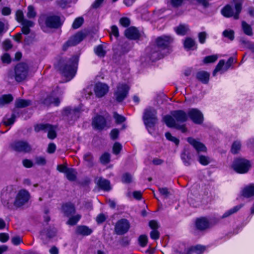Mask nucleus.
Segmentation results:
<instances>
[{
    "label": "nucleus",
    "instance_id": "31",
    "mask_svg": "<svg viewBox=\"0 0 254 254\" xmlns=\"http://www.w3.org/2000/svg\"><path fill=\"white\" fill-rule=\"evenodd\" d=\"M31 104V101L29 100H24L21 99H17L15 102V105L16 108H22L29 106Z\"/></svg>",
    "mask_w": 254,
    "mask_h": 254
},
{
    "label": "nucleus",
    "instance_id": "17",
    "mask_svg": "<svg viewBox=\"0 0 254 254\" xmlns=\"http://www.w3.org/2000/svg\"><path fill=\"white\" fill-rule=\"evenodd\" d=\"M80 110L79 109H71L69 107L65 108L64 110V114L66 116L71 120H75L79 118Z\"/></svg>",
    "mask_w": 254,
    "mask_h": 254
},
{
    "label": "nucleus",
    "instance_id": "63",
    "mask_svg": "<svg viewBox=\"0 0 254 254\" xmlns=\"http://www.w3.org/2000/svg\"><path fill=\"white\" fill-rule=\"evenodd\" d=\"M159 191L161 194L165 196L166 197H167L170 194V192L169 191L168 189L166 188H159Z\"/></svg>",
    "mask_w": 254,
    "mask_h": 254
},
{
    "label": "nucleus",
    "instance_id": "55",
    "mask_svg": "<svg viewBox=\"0 0 254 254\" xmlns=\"http://www.w3.org/2000/svg\"><path fill=\"white\" fill-rule=\"evenodd\" d=\"M132 181V176L128 173H126L122 177V182L125 183H130Z\"/></svg>",
    "mask_w": 254,
    "mask_h": 254
},
{
    "label": "nucleus",
    "instance_id": "44",
    "mask_svg": "<svg viewBox=\"0 0 254 254\" xmlns=\"http://www.w3.org/2000/svg\"><path fill=\"white\" fill-rule=\"evenodd\" d=\"M198 161L203 165H207L210 162V160L207 156L199 155L198 157Z\"/></svg>",
    "mask_w": 254,
    "mask_h": 254
},
{
    "label": "nucleus",
    "instance_id": "32",
    "mask_svg": "<svg viewBox=\"0 0 254 254\" xmlns=\"http://www.w3.org/2000/svg\"><path fill=\"white\" fill-rule=\"evenodd\" d=\"M13 100V97L11 95H4L0 97V107H2L5 104H7Z\"/></svg>",
    "mask_w": 254,
    "mask_h": 254
},
{
    "label": "nucleus",
    "instance_id": "64",
    "mask_svg": "<svg viewBox=\"0 0 254 254\" xmlns=\"http://www.w3.org/2000/svg\"><path fill=\"white\" fill-rule=\"evenodd\" d=\"M1 60L3 63L9 64L11 62L10 56L8 54H4L1 57Z\"/></svg>",
    "mask_w": 254,
    "mask_h": 254
},
{
    "label": "nucleus",
    "instance_id": "14",
    "mask_svg": "<svg viewBox=\"0 0 254 254\" xmlns=\"http://www.w3.org/2000/svg\"><path fill=\"white\" fill-rule=\"evenodd\" d=\"M126 37L131 40L139 39L141 36V34L134 27H130L125 31Z\"/></svg>",
    "mask_w": 254,
    "mask_h": 254
},
{
    "label": "nucleus",
    "instance_id": "35",
    "mask_svg": "<svg viewBox=\"0 0 254 254\" xmlns=\"http://www.w3.org/2000/svg\"><path fill=\"white\" fill-rule=\"evenodd\" d=\"M242 27L245 34L248 36L253 35V30L251 26L248 24L245 21H242Z\"/></svg>",
    "mask_w": 254,
    "mask_h": 254
},
{
    "label": "nucleus",
    "instance_id": "42",
    "mask_svg": "<svg viewBox=\"0 0 254 254\" xmlns=\"http://www.w3.org/2000/svg\"><path fill=\"white\" fill-rule=\"evenodd\" d=\"M241 147V144L239 141H236L234 142L232 145L231 152L233 154L237 153L238 151L240 150Z\"/></svg>",
    "mask_w": 254,
    "mask_h": 254
},
{
    "label": "nucleus",
    "instance_id": "10",
    "mask_svg": "<svg viewBox=\"0 0 254 254\" xmlns=\"http://www.w3.org/2000/svg\"><path fill=\"white\" fill-rule=\"evenodd\" d=\"M129 226V223L127 219H121L115 225V232L118 235H123L128 231Z\"/></svg>",
    "mask_w": 254,
    "mask_h": 254
},
{
    "label": "nucleus",
    "instance_id": "62",
    "mask_svg": "<svg viewBox=\"0 0 254 254\" xmlns=\"http://www.w3.org/2000/svg\"><path fill=\"white\" fill-rule=\"evenodd\" d=\"M160 236L159 232L157 231V230H152L150 232V237L151 239L153 240H157L159 239Z\"/></svg>",
    "mask_w": 254,
    "mask_h": 254
},
{
    "label": "nucleus",
    "instance_id": "12",
    "mask_svg": "<svg viewBox=\"0 0 254 254\" xmlns=\"http://www.w3.org/2000/svg\"><path fill=\"white\" fill-rule=\"evenodd\" d=\"M188 116L192 121L196 124H201L203 121L202 113L198 109L192 108L188 111Z\"/></svg>",
    "mask_w": 254,
    "mask_h": 254
},
{
    "label": "nucleus",
    "instance_id": "61",
    "mask_svg": "<svg viewBox=\"0 0 254 254\" xmlns=\"http://www.w3.org/2000/svg\"><path fill=\"white\" fill-rule=\"evenodd\" d=\"M205 247L202 246H196L192 248V251L195 252L197 254H200L205 251Z\"/></svg>",
    "mask_w": 254,
    "mask_h": 254
},
{
    "label": "nucleus",
    "instance_id": "28",
    "mask_svg": "<svg viewBox=\"0 0 254 254\" xmlns=\"http://www.w3.org/2000/svg\"><path fill=\"white\" fill-rule=\"evenodd\" d=\"M77 174L75 169L71 168H69L65 174L66 178L70 181H75Z\"/></svg>",
    "mask_w": 254,
    "mask_h": 254
},
{
    "label": "nucleus",
    "instance_id": "37",
    "mask_svg": "<svg viewBox=\"0 0 254 254\" xmlns=\"http://www.w3.org/2000/svg\"><path fill=\"white\" fill-rule=\"evenodd\" d=\"M225 61L224 60H220L218 64H217L215 69H214L213 75H215L216 73L220 71H222V73H223L225 71H224L225 69L226 68L225 65Z\"/></svg>",
    "mask_w": 254,
    "mask_h": 254
},
{
    "label": "nucleus",
    "instance_id": "36",
    "mask_svg": "<svg viewBox=\"0 0 254 254\" xmlns=\"http://www.w3.org/2000/svg\"><path fill=\"white\" fill-rule=\"evenodd\" d=\"M243 206L242 204L236 206L234 207L233 208L230 209V210L227 211L225 212V213L222 216V218H226L227 217L237 212L238 211H239Z\"/></svg>",
    "mask_w": 254,
    "mask_h": 254
},
{
    "label": "nucleus",
    "instance_id": "60",
    "mask_svg": "<svg viewBox=\"0 0 254 254\" xmlns=\"http://www.w3.org/2000/svg\"><path fill=\"white\" fill-rule=\"evenodd\" d=\"M94 53L98 57H103L106 52L103 49H94Z\"/></svg>",
    "mask_w": 254,
    "mask_h": 254
},
{
    "label": "nucleus",
    "instance_id": "26",
    "mask_svg": "<svg viewBox=\"0 0 254 254\" xmlns=\"http://www.w3.org/2000/svg\"><path fill=\"white\" fill-rule=\"evenodd\" d=\"M195 226L197 229L203 230L208 227L209 223L206 218H201L196 220Z\"/></svg>",
    "mask_w": 254,
    "mask_h": 254
},
{
    "label": "nucleus",
    "instance_id": "43",
    "mask_svg": "<svg viewBox=\"0 0 254 254\" xmlns=\"http://www.w3.org/2000/svg\"><path fill=\"white\" fill-rule=\"evenodd\" d=\"M83 21L82 17H79L76 18L72 24V28L75 29L78 28L83 24Z\"/></svg>",
    "mask_w": 254,
    "mask_h": 254
},
{
    "label": "nucleus",
    "instance_id": "1",
    "mask_svg": "<svg viewBox=\"0 0 254 254\" xmlns=\"http://www.w3.org/2000/svg\"><path fill=\"white\" fill-rule=\"evenodd\" d=\"M15 195V190L13 186L7 187L1 194V201L3 205L9 209H13L14 207L18 208L24 205L28 202L30 198L29 192L24 189L20 190L16 194L14 200H13Z\"/></svg>",
    "mask_w": 254,
    "mask_h": 254
},
{
    "label": "nucleus",
    "instance_id": "34",
    "mask_svg": "<svg viewBox=\"0 0 254 254\" xmlns=\"http://www.w3.org/2000/svg\"><path fill=\"white\" fill-rule=\"evenodd\" d=\"M44 103L47 106H49L51 104H53L56 106H58L60 103V100L58 98H55L53 96H48L45 99Z\"/></svg>",
    "mask_w": 254,
    "mask_h": 254
},
{
    "label": "nucleus",
    "instance_id": "23",
    "mask_svg": "<svg viewBox=\"0 0 254 254\" xmlns=\"http://www.w3.org/2000/svg\"><path fill=\"white\" fill-rule=\"evenodd\" d=\"M62 211L65 215L69 216L75 213V208L73 204L67 203L63 205Z\"/></svg>",
    "mask_w": 254,
    "mask_h": 254
},
{
    "label": "nucleus",
    "instance_id": "57",
    "mask_svg": "<svg viewBox=\"0 0 254 254\" xmlns=\"http://www.w3.org/2000/svg\"><path fill=\"white\" fill-rule=\"evenodd\" d=\"M181 157L185 165L189 166L190 165V157L188 155L183 153L182 154Z\"/></svg>",
    "mask_w": 254,
    "mask_h": 254
},
{
    "label": "nucleus",
    "instance_id": "48",
    "mask_svg": "<svg viewBox=\"0 0 254 254\" xmlns=\"http://www.w3.org/2000/svg\"><path fill=\"white\" fill-rule=\"evenodd\" d=\"M77 0H59L58 1V5L62 8H65L68 4L72 1H76Z\"/></svg>",
    "mask_w": 254,
    "mask_h": 254
},
{
    "label": "nucleus",
    "instance_id": "4",
    "mask_svg": "<svg viewBox=\"0 0 254 254\" xmlns=\"http://www.w3.org/2000/svg\"><path fill=\"white\" fill-rule=\"evenodd\" d=\"M14 78L18 82L24 81L28 76L29 66L27 64L21 63L17 64L14 68Z\"/></svg>",
    "mask_w": 254,
    "mask_h": 254
},
{
    "label": "nucleus",
    "instance_id": "56",
    "mask_svg": "<svg viewBox=\"0 0 254 254\" xmlns=\"http://www.w3.org/2000/svg\"><path fill=\"white\" fill-rule=\"evenodd\" d=\"M16 20L19 22L22 23L23 21L25 19H24V16L23 12L21 10H18L16 13Z\"/></svg>",
    "mask_w": 254,
    "mask_h": 254
},
{
    "label": "nucleus",
    "instance_id": "54",
    "mask_svg": "<svg viewBox=\"0 0 254 254\" xmlns=\"http://www.w3.org/2000/svg\"><path fill=\"white\" fill-rule=\"evenodd\" d=\"M122 145L119 142H116L113 145V151L115 154H118L122 149Z\"/></svg>",
    "mask_w": 254,
    "mask_h": 254
},
{
    "label": "nucleus",
    "instance_id": "16",
    "mask_svg": "<svg viewBox=\"0 0 254 254\" xmlns=\"http://www.w3.org/2000/svg\"><path fill=\"white\" fill-rule=\"evenodd\" d=\"M188 141L195 148L198 153L201 152H206V147L200 141H198L192 137H188Z\"/></svg>",
    "mask_w": 254,
    "mask_h": 254
},
{
    "label": "nucleus",
    "instance_id": "25",
    "mask_svg": "<svg viewBox=\"0 0 254 254\" xmlns=\"http://www.w3.org/2000/svg\"><path fill=\"white\" fill-rule=\"evenodd\" d=\"M242 195L249 198L254 195V185L251 184L245 187L242 191Z\"/></svg>",
    "mask_w": 254,
    "mask_h": 254
},
{
    "label": "nucleus",
    "instance_id": "58",
    "mask_svg": "<svg viewBox=\"0 0 254 254\" xmlns=\"http://www.w3.org/2000/svg\"><path fill=\"white\" fill-rule=\"evenodd\" d=\"M107 218V215L103 213H101L97 216L96 221L98 223H102L106 220Z\"/></svg>",
    "mask_w": 254,
    "mask_h": 254
},
{
    "label": "nucleus",
    "instance_id": "53",
    "mask_svg": "<svg viewBox=\"0 0 254 254\" xmlns=\"http://www.w3.org/2000/svg\"><path fill=\"white\" fill-rule=\"evenodd\" d=\"M35 163L38 165L43 166L46 164V160L44 157L38 156L35 158Z\"/></svg>",
    "mask_w": 254,
    "mask_h": 254
},
{
    "label": "nucleus",
    "instance_id": "33",
    "mask_svg": "<svg viewBox=\"0 0 254 254\" xmlns=\"http://www.w3.org/2000/svg\"><path fill=\"white\" fill-rule=\"evenodd\" d=\"M175 31L178 34L184 35L189 31V28L188 25L181 24L175 28Z\"/></svg>",
    "mask_w": 254,
    "mask_h": 254
},
{
    "label": "nucleus",
    "instance_id": "59",
    "mask_svg": "<svg viewBox=\"0 0 254 254\" xmlns=\"http://www.w3.org/2000/svg\"><path fill=\"white\" fill-rule=\"evenodd\" d=\"M120 23L124 27H127L130 24V20L127 17H122L120 20Z\"/></svg>",
    "mask_w": 254,
    "mask_h": 254
},
{
    "label": "nucleus",
    "instance_id": "46",
    "mask_svg": "<svg viewBox=\"0 0 254 254\" xmlns=\"http://www.w3.org/2000/svg\"><path fill=\"white\" fill-rule=\"evenodd\" d=\"M148 239L146 235H142L138 238V242L140 246L144 247L147 244Z\"/></svg>",
    "mask_w": 254,
    "mask_h": 254
},
{
    "label": "nucleus",
    "instance_id": "3",
    "mask_svg": "<svg viewBox=\"0 0 254 254\" xmlns=\"http://www.w3.org/2000/svg\"><path fill=\"white\" fill-rule=\"evenodd\" d=\"M187 120V114L182 110L174 111L172 113V116H166L164 118L167 126L181 130L182 132H186L187 130L185 125L183 124Z\"/></svg>",
    "mask_w": 254,
    "mask_h": 254
},
{
    "label": "nucleus",
    "instance_id": "50",
    "mask_svg": "<svg viewBox=\"0 0 254 254\" xmlns=\"http://www.w3.org/2000/svg\"><path fill=\"white\" fill-rule=\"evenodd\" d=\"M218 59L217 55H211L206 57L204 59V63H211L215 62Z\"/></svg>",
    "mask_w": 254,
    "mask_h": 254
},
{
    "label": "nucleus",
    "instance_id": "51",
    "mask_svg": "<svg viewBox=\"0 0 254 254\" xmlns=\"http://www.w3.org/2000/svg\"><path fill=\"white\" fill-rule=\"evenodd\" d=\"M165 136L168 140L174 142L176 145L179 144V140L176 137L173 136L170 132H166L165 133Z\"/></svg>",
    "mask_w": 254,
    "mask_h": 254
},
{
    "label": "nucleus",
    "instance_id": "7",
    "mask_svg": "<svg viewBox=\"0 0 254 254\" xmlns=\"http://www.w3.org/2000/svg\"><path fill=\"white\" fill-rule=\"evenodd\" d=\"M251 167L250 162L244 158H237L234 161L233 168L238 173H247Z\"/></svg>",
    "mask_w": 254,
    "mask_h": 254
},
{
    "label": "nucleus",
    "instance_id": "19",
    "mask_svg": "<svg viewBox=\"0 0 254 254\" xmlns=\"http://www.w3.org/2000/svg\"><path fill=\"white\" fill-rule=\"evenodd\" d=\"M85 37V35L82 32H78L71 37L66 42L67 47H74L80 43Z\"/></svg>",
    "mask_w": 254,
    "mask_h": 254
},
{
    "label": "nucleus",
    "instance_id": "2",
    "mask_svg": "<svg viewBox=\"0 0 254 254\" xmlns=\"http://www.w3.org/2000/svg\"><path fill=\"white\" fill-rule=\"evenodd\" d=\"M79 56L72 57L70 59L62 58L56 64L57 68L60 72L69 80L75 75L78 66Z\"/></svg>",
    "mask_w": 254,
    "mask_h": 254
},
{
    "label": "nucleus",
    "instance_id": "49",
    "mask_svg": "<svg viewBox=\"0 0 254 254\" xmlns=\"http://www.w3.org/2000/svg\"><path fill=\"white\" fill-rule=\"evenodd\" d=\"M36 15V13L34 7L31 5H29L28 7V11L27 13V17L29 18H32L35 17Z\"/></svg>",
    "mask_w": 254,
    "mask_h": 254
},
{
    "label": "nucleus",
    "instance_id": "11",
    "mask_svg": "<svg viewBox=\"0 0 254 254\" xmlns=\"http://www.w3.org/2000/svg\"><path fill=\"white\" fill-rule=\"evenodd\" d=\"M12 149L16 151L27 153L31 151V148L30 145L25 141H18L11 144Z\"/></svg>",
    "mask_w": 254,
    "mask_h": 254
},
{
    "label": "nucleus",
    "instance_id": "5",
    "mask_svg": "<svg viewBox=\"0 0 254 254\" xmlns=\"http://www.w3.org/2000/svg\"><path fill=\"white\" fill-rule=\"evenodd\" d=\"M235 2V10L229 5H226L222 10V14L227 17L233 16L235 19L239 18V14L242 9V3L244 0H234Z\"/></svg>",
    "mask_w": 254,
    "mask_h": 254
},
{
    "label": "nucleus",
    "instance_id": "20",
    "mask_svg": "<svg viewBox=\"0 0 254 254\" xmlns=\"http://www.w3.org/2000/svg\"><path fill=\"white\" fill-rule=\"evenodd\" d=\"M46 24L47 26L51 28H58L61 25L59 17L56 16L48 17Z\"/></svg>",
    "mask_w": 254,
    "mask_h": 254
},
{
    "label": "nucleus",
    "instance_id": "45",
    "mask_svg": "<svg viewBox=\"0 0 254 254\" xmlns=\"http://www.w3.org/2000/svg\"><path fill=\"white\" fill-rule=\"evenodd\" d=\"M185 0H168V2L173 7H177L180 6Z\"/></svg>",
    "mask_w": 254,
    "mask_h": 254
},
{
    "label": "nucleus",
    "instance_id": "29",
    "mask_svg": "<svg viewBox=\"0 0 254 254\" xmlns=\"http://www.w3.org/2000/svg\"><path fill=\"white\" fill-rule=\"evenodd\" d=\"M22 24L23 25L22 32L25 34H27L30 32L29 27H32L34 25V23L32 21L25 20Z\"/></svg>",
    "mask_w": 254,
    "mask_h": 254
},
{
    "label": "nucleus",
    "instance_id": "30",
    "mask_svg": "<svg viewBox=\"0 0 254 254\" xmlns=\"http://www.w3.org/2000/svg\"><path fill=\"white\" fill-rule=\"evenodd\" d=\"M83 159L85 165L88 167H92L93 166V157L90 153L88 152L85 153L83 156Z\"/></svg>",
    "mask_w": 254,
    "mask_h": 254
},
{
    "label": "nucleus",
    "instance_id": "18",
    "mask_svg": "<svg viewBox=\"0 0 254 254\" xmlns=\"http://www.w3.org/2000/svg\"><path fill=\"white\" fill-rule=\"evenodd\" d=\"M106 125V120L101 116H97L93 119L92 126L96 129L102 130L104 128Z\"/></svg>",
    "mask_w": 254,
    "mask_h": 254
},
{
    "label": "nucleus",
    "instance_id": "24",
    "mask_svg": "<svg viewBox=\"0 0 254 254\" xmlns=\"http://www.w3.org/2000/svg\"><path fill=\"white\" fill-rule=\"evenodd\" d=\"M76 233L78 235L88 236L92 233V230L86 226L81 225L77 227Z\"/></svg>",
    "mask_w": 254,
    "mask_h": 254
},
{
    "label": "nucleus",
    "instance_id": "22",
    "mask_svg": "<svg viewBox=\"0 0 254 254\" xmlns=\"http://www.w3.org/2000/svg\"><path fill=\"white\" fill-rule=\"evenodd\" d=\"M97 184L101 189L105 191H109L111 189L110 181L103 178L97 180Z\"/></svg>",
    "mask_w": 254,
    "mask_h": 254
},
{
    "label": "nucleus",
    "instance_id": "39",
    "mask_svg": "<svg viewBox=\"0 0 254 254\" xmlns=\"http://www.w3.org/2000/svg\"><path fill=\"white\" fill-rule=\"evenodd\" d=\"M222 35L224 37L232 41L234 39V31L231 29H226L223 32Z\"/></svg>",
    "mask_w": 254,
    "mask_h": 254
},
{
    "label": "nucleus",
    "instance_id": "8",
    "mask_svg": "<svg viewBox=\"0 0 254 254\" xmlns=\"http://www.w3.org/2000/svg\"><path fill=\"white\" fill-rule=\"evenodd\" d=\"M129 89V87L126 84L119 83L114 92L116 100L119 102L124 100L128 94Z\"/></svg>",
    "mask_w": 254,
    "mask_h": 254
},
{
    "label": "nucleus",
    "instance_id": "40",
    "mask_svg": "<svg viewBox=\"0 0 254 254\" xmlns=\"http://www.w3.org/2000/svg\"><path fill=\"white\" fill-rule=\"evenodd\" d=\"M184 45L185 48H191L195 46V43L193 39L187 37L184 41Z\"/></svg>",
    "mask_w": 254,
    "mask_h": 254
},
{
    "label": "nucleus",
    "instance_id": "47",
    "mask_svg": "<svg viewBox=\"0 0 254 254\" xmlns=\"http://www.w3.org/2000/svg\"><path fill=\"white\" fill-rule=\"evenodd\" d=\"M110 154L108 153H105L100 157V160L101 163L106 164L110 162Z\"/></svg>",
    "mask_w": 254,
    "mask_h": 254
},
{
    "label": "nucleus",
    "instance_id": "21",
    "mask_svg": "<svg viewBox=\"0 0 254 254\" xmlns=\"http://www.w3.org/2000/svg\"><path fill=\"white\" fill-rule=\"evenodd\" d=\"M56 232V229L54 227H50L41 232L42 239L46 241L48 239L53 238L55 236Z\"/></svg>",
    "mask_w": 254,
    "mask_h": 254
},
{
    "label": "nucleus",
    "instance_id": "38",
    "mask_svg": "<svg viewBox=\"0 0 254 254\" xmlns=\"http://www.w3.org/2000/svg\"><path fill=\"white\" fill-rule=\"evenodd\" d=\"M15 118L16 116L14 114H12L10 118H8L7 116H6L3 120L4 125L5 126L12 125L14 123Z\"/></svg>",
    "mask_w": 254,
    "mask_h": 254
},
{
    "label": "nucleus",
    "instance_id": "9",
    "mask_svg": "<svg viewBox=\"0 0 254 254\" xmlns=\"http://www.w3.org/2000/svg\"><path fill=\"white\" fill-rule=\"evenodd\" d=\"M56 128V127L50 124H40L35 126V130L37 132L43 130L45 132H48V137L53 139L57 136Z\"/></svg>",
    "mask_w": 254,
    "mask_h": 254
},
{
    "label": "nucleus",
    "instance_id": "41",
    "mask_svg": "<svg viewBox=\"0 0 254 254\" xmlns=\"http://www.w3.org/2000/svg\"><path fill=\"white\" fill-rule=\"evenodd\" d=\"M81 218V215L77 214L69 218L67 223L70 225H74Z\"/></svg>",
    "mask_w": 254,
    "mask_h": 254
},
{
    "label": "nucleus",
    "instance_id": "13",
    "mask_svg": "<svg viewBox=\"0 0 254 254\" xmlns=\"http://www.w3.org/2000/svg\"><path fill=\"white\" fill-rule=\"evenodd\" d=\"M109 89V87L106 84L99 82L95 84L94 91L96 96L98 98H101L108 92Z\"/></svg>",
    "mask_w": 254,
    "mask_h": 254
},
{
    "label": "nucleus",
    "instance_id": "15",
    "mask_svg": "<svg viewBox=\"0 0 254 254\" xmlns=\"http://www.w3.org/2000/svg\"><path fill=\"white\" fill-rule=\"evenodd\" d=\"M173 38L169 36L158 37L155 41L156 45L159 47H168L173 42Z\"/></svg>",
    "mask_w": 254,
    "mask_h": 254
},
{
    "label": "nucleus",
    "instance_id": "27",
    "mask_svg": "<svg viewBox=\"0 0 254 254\" xmlns=\"http://www.w3.org/2000/svg\"><path fill=\"white\" fill-rule=\"evenodd\" d=\"M196 78L203 83H207L209 78V74L205 71H198L196 73Z\"/></svg>",
    "mask_w": 254,
    "mask_h": 254
},
{
    "label": "nucleus",
    "instance_id": "52",
    "mask_svg": "<svg viewBox=\"0 0 254 254\" xmlns=\"http://www.w3.org/2000/svg\"><path fill=\"white\" fill-rule=\"evenodd\" d=\"M114 118L117 124L122 123L126 120V118L124 116L120 115L117 113H114Z\"/></svg>",
    "mask_w": 254,
    "mask_h": 254
},
{
    "label": "nucleus",
    "instance_id": "6",
    "mask_svg": "<svg viewBox=\"0 0 254 254\" xmlns=\"http://www.w3.org/2000/svg\"><path fill=\"white\" fill-rule=\"evenodd\" d=\"M156 114V110L152 108L146 109L144 111L143 119L144 123L149 132H150V129H151L157 123Z\"/></svg>",
    "mask_w": 254,
    "mask_h": 254
}]
</instances>
